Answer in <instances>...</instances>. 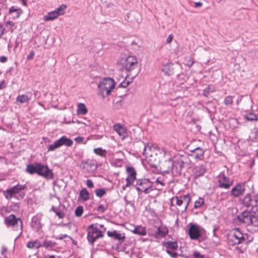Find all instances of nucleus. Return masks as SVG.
<instances>
[{
    "label": "nucleus",
    "mask_w": 258,
    "mask_h": 258,
    "mask_svg": "<svg viewBox=\"0 0 258 258\" xmlns=\"http://www.w3.org/2000/svg\"><path fill=\"white\" fill-rule=\"evenodd\" d=\"M26 171L31 175L37 173L46 179H52L54 178L53 173L48 166L39 162L28 165Z\"/></svg>",
    "instance_id": "obj_1"
},
{
    "label": "nucleus",
    "mask_w": 258,
    "mask_h": 258,
    "mask_svg": "<svg viewBox=\"0 0 258 258\" xmlns=\"http://www.w3.org/2000/svg\"><path fill=\"white\" fill-rule=\"evenodd\" d=\"M239 201L243 207L250 208L251 211L258 210V194L254 192L253 187L251 192L246 194Z\"/></svg>",
    "instance_id": "obj_2"
},
{
    "label": "nucleus",
    "mask_w": 258,
    "mask_h": 258,
    "mask_svg": "<svg viewBox=\"0 0 258 258\" xmlns=\"http://www.w3.org/2000/svg\"><path fill=\"white\" fill-rule=\"evenodd\" d=\"M26 187L25 185L18 184L4 191V195L7 200H10L12 198H15L18 200L23 199L25 196V194L22 191Z\"/></svg>",
    "instance_id": "obj_3"
},
{
    "label": "nucleus",
    "mask_w": 258,
    "mask_h": 258,
    "mask_svg": "<svg viewBox=\"0 0 258 258\" xmlns=\"http://www.w3.org/2000/svg\"><path fill=\"white\" fill-rule=\"evenodd\" d=\"M237 218L240 222L247 225L258 227V210L251 211V213L244 211L237 216Z\"/></svg>",
    "instance_id": "obj_4"
},
{
    "label": "nucleus",
    "mask_w": 258,
    "mask_h": 258,
    "mask_svg": "<svg viewBox=\"0 0 258 258\" xmlns=\"http://www.w3.org/2000/svg\"><path fill=\"white\" fill-rule=\"evenodd\" d=\"M115 82L110 78H106L102 80L98 85L99 94L104 98L110 94L115 87Z\"/></svg>",
    "instance_id": "obj_5"
},
{
    "label": "nucleus",
    "mask_w": 258,
    "mask_h": 258,
    "mask_svg": "<svg viewBox=\"0 0 258 258\" xmlns=\"http://www.w3.org/2000/svg\"><path fill=\"white\" fill-rule=\"evenodd\" d=\"M230 238L233 244L247 243L253 240V237L247 233H243L239 228H235L231 231Z\"/></svg>",
    "instance_id": "obj_6"
},
{
    "label": "nucleus",
    "mask_w": 258,
    "mask_h": 258,
    "mask_svg": "<svg viewBox=\"0 0 258 258\" xmlns=\"http://www.w3.org/2000/svg\"><path fill=\"white\" fill-rule=\"evenodd\" d=\"M139 193L144 192L146 194L150 193L156 187H154L153 182L148 179L141 178L137 180L136 183L134 185Z\"/></svg>",
    "instance_id": "obj_7"
},
{
    "label": "nucleus",
    "mask_w": 258,
    "mask_h": 258,
    "mask_svg": "<svg viewBox=\"0 0 258 258\" xmlns=\"http://www.w3.org/2000/svg\"><path fill=\"white\" fill-rule=\"evenodd\" d=\"M73 144V140L67 138L66 136H62L58 140L55 141L53 144L49 145L47 150L48 152L53 151L63 145L67 147H71Z\"/></svg>",
    "instance_id": "obj_8"
},
{
    "label": "nucleus",
    "mask_w": 258,
    "mask_h": 258,
    "mask_svg": "<svg viewBox=\"0 0 258 258\" xmlns=\"http://www.w3.org/2000/svg\"><path fill=\"white\" fill-rule=\"evenodd\" d=\"M5 223L8 227H12L14 230H22V222L20 218H16V216L11 214L5 219Z\"/></svg>",
    "instance_id": "obj_9"
},
{
    "label": "nucleus",
    "mask_w": 258,
    "mask_h": 258,
    "mask_svg": "<svg viewBox=\"0 0 258 258\" xmlns=\"http://www.w3.org/2000/svg\"><path fill=\"white\" fill-rule=\"evenodd\" d=\"M103 234L101 230L96 227H94L93 225H91L88 229L87 239L88 241L93 244L94 242L99 238L102 237Z\"/></svg>",
    "instance_id": "obj_10"
},
{
    "label": "nucleus",
    "mask_w": 258,
    "mask_h": 258,
    "mask_svg": "<svg viewBox=\"0 0 258 258\" xmlns=\"http://www.w3.org/2000/svg\"><path fill=\"white\" fill-rule=\"evenodd\" d=\"M67 6L62 4L54 11L49 12L44 17L45 21H52L57 18L59 16L62 15L65 13Z\"/></svg>",
    "instance_id": "obj_11"
},
{
    "label": "nucleus",
    "mask_w": 258,
    "mask_h": 258,
    "mask_svg": "<svg viewBox=\"0 0 258 258\" xmlns=\"http://www.w3.org/2000/svg\"><path fill=\"white\" fill-rule=\"evenodd\" d=\"M204 231V229L199 225L190 223L188 235L191 240H197L201 237Z\"/></svg>",
    "instance_id": "obj_12"
},
{
    "label": "nucleus",
    "mask_w": 258,
    "mask_h": 258,
    "mask_svg": "<svg viewBox=\"0 0 258 258\" xmlns=\"http://www.w3.org/2000/svg\"><path fill=\"white\" fill-rule=\"evenodd\" d=\"M138 59L135 56H127L122 62V66L127 72H131L138 67Z\"/></svg>",
    "instance_id": "obj_13"
},
{
    "label": "nucleus",
    "mask_w": 258,
    "mask_h": 258,
    "mask_svg": "<svg viewBox=\"0 0 258 258\" xmlns=\"http://www.w3.org/2000/svg\"><path fill=\"white\" fill-rule=\"evenodd\" d=\"M217 179L220 188L229 189L233 184V180L227 177L223 172L220 173Z\"/></svg>",
    "instance_id": "obj_14"
},
{
    "label": "nucleus",
    "mask_w": 258,
    "mask_h": 258,
    "mask_svg": "<svg viewBox=\"0 0 258 258\" xmlns=\"http://www.w3.org/2000/svg\"><path fill=\"white\" fill-rule=\"evenodd\" d=\"M245 189L244 183H238L231 189L230 192L233 196L238 197L244 192Z\"/></svg>",
    "instance_id": "obj_15"
},
{
    "label": "nucleus",
    "mask_w": 258,
    "mask_h": 258,
    "mask_svg": "<svg viewBox=\"0 0 258 258\" xmlns=\"http://www.w3.org/2000/svg\"><path fill=\"white\" fill-rule=\"evenodd\" d=\"M176 203L177 206H181L182 205H184V211H185L190 201L189 195L187 194L180 197H176Z\"/></svg>",
    "instance_id": "obj_16"
},
{
    "label": "nucleus",
    "mask_w": 258,
    "mask_h": 258,
    "mask_svg": "<svg viewBox=\"0 0 258 258\" xmlns=\"http://www.w3.org/2000/svg\"><path fill=\"white\" fill-rule=\"evenodd\" d=\"M191 153L189 156L196 160H202L204 157L205 151L203 149L200 147H197L194 150H189Z\"/></svg>",
    "instance_id": "obj_17"
},
{
    "label": "nucleus",
    "mask_w": 258,
    "mask_h": 258,
    "mask_svg": "<svg viewBox=\"0 0 258 258\" xmlns=\"http://www.w3.org/2000/svg\"><path fill=\"white\" fill-rule=\"evenodd\" d=\"M113 129L117 133L120 138L123 140L127 136L126 128L120 124H115L113 126Z\"/></svg>",
    "instance_id": "obj_18"
},
{
    "label": "nucleus",
    "mask_w": 258,
    "mask_h": 258,
    "mask_svg": "<svg viewBox=\"0 0 258 258\" xmlns=\"http://www.w3.org/2000/svg\"><path fill=\"white\" fill-rule=\"evenodd\" d=\"M107 235L109 237L114 240H118L120 242L123 241L125 239V234L123 233H120V231L114 230L112 231H107Z\"/></svg>",
    "instance_id": "obj_19"
},
{
    "label": "nucleus",
    "mask_w": 258,
    "mask_h": 258,
    "mask_svg": "<svg viewBox=\"0 0 258 258\" xmlns=\"http://www.w3.org/2000/svg\"><path fill=\"white\" fill-rule=\"evenodd\" d=\"M206 171V168L204 164L196 166L192 169L194 175L196 178L203 176Z\"/></svg>",
    "instance_id": "obj_20"
},
{
    "label": "nucleus",
    "mask_w": 258,
    "mask_h": 258,
    "mask_svg": "<svg viewBox=\"0 0 258 258\" xmlns=\"http://www.w3.org/2000/svg\"><path fill=\"white\" fill-rule=\"evenodd\" d=\"M40 216L36 215L34 216L31 220L30 226L32 229L35 231H38L41 228Z\"/></svg>",
    "instance_id": "obj_21"
},
{
    "label": "nucleus",
    "mask_w": 258,
    "mask_h": 258,
    "mask_svg": "<svg viewBox=\"0 0 258 258\" xmlns=\"http://www.w3.org/2000/svg\"><path fill=\"white\" fill-rule=\"evenodd\" d=\"M83 168L91 172L96 170L97 166L95 161L88 160L83 163Z\"/></svg>",
    "instance_id": "obj_22"
},
{
    "label": "nucleus",
    "mask_w": 258,
    "mask_h": 258,
    "mask_svg": "<svg viewBox=\"0 0 258 258\" xmlns=\"http://www.w3.org/2000/svg\"><path fill=\"white\" fill-rule=\"evenodd\" d=\"M22 11L21 8L12 6L9 9V13L12 15L14 19L18 18L21 14Z\"/></svg>",
    "instance_id": "obj_23"
},
{
    "label": "nucleus",
    "mask_w": 258,
    "mask_h": 258,
    "mask_svg": "<svg viewBox=\"0 0 258 258\" xmlns=\"http://www.w3.org/2000/svg\"><path fill=\"white\" fill-rule=\"evenodd\" d=\"M31 96L30 93L26 94L19 95L16 98V101L21 104L28 103L31 99Z\"/></svg>",
    "instance_id": "obj_24"
},
{
    "label": "nucleus",
    "mask_w": 258,
    "mask_h": 258,
    "mask_svg": "<svg viewBox=\"0 0 258 258\" xmlns=\"http://www.w3.org/2000/svg\"><path fill=\"white\" fill-rule=\"evenodd\" d=\"M163 166L166 168L164 170V172L166 173H169L174 169L173 160L171 158H169L168 160L165 161Z\"/></svg>",
    "instance_id": "obj_25"
},
{
    "label": "nucleus",
    "mask_w": 258,
    "mask_h": 258,
    "mask_svg": "<svg viewBox=\"0 0 258 258\" xmlns=\"http://www.w3.org/2000/svg\"><path fill=\"white\" fill-rule=\"evenodd\" d=\"M168 230L166 227L160 228L158 227L157 228V231L155 232V237L156 238H160V237H164L168 233Z\"/></svg>",
    "instance_id": "obj_26"
},
{
    "label": "nucleus",
    "mask_w": 258,
    "mask_h": 258,
    "mask_svg": "<svg viewBox=\"0 0 258 258\" xmlns=\"http://www.w3.org/2000/svg\"><path fill=\"white\" fill-rule=\"evenodd\" d=\"M126 170L128 174L126 179L134 182L136 178V172L135 169L132 167H128Z\"/></svg>",
    "instance_id": "obj_27"
},
{
    "label": "nucleus",
    "mask_w": 258,
    "mask_h": 258,
    "mask_svg": "<svg viewBox=\"0 0 258 258\" xmlns=\"http://www.w3.org/2000/svg\"><path fill=\"white\" fill-rule=\"evenodd\" d=\"M41 246V244L40 241L37 239L28 241L27 243V247L29 249H38Z\"/></svg>",
    "instance_id": "obj_28"
},
{
    "label": "nucleus",
    "mask_w": 258,
    "mask_h": 258,
    "mask_svg": "<svg viewBox=\"0 0 258 258\" xmlns=\"http://www.w3.org/2000/svg\"><path fill=\"white\" fill-rule=\"evenodd\" d=\"M88 109L84 103H79L77 105V113L79 115H85L88 112Z\"/></svg>",
    "instance_id": "obj_29"
},
{
    "label": "nucleus",
    "mask_w": 258,
    "mask_h": 258,
    "mask_svg": "<svg viewBox=\"0 0 258 258\" xmlns=\"http://www.w3.org/2000/svg\"><path fill=\"white\" fill-rule=\"evenodd\" d=\"M90 198V195L86 188H84L80 192L79 199L85 202Z\"/></svg>",
    "instance_id": "obj_30"
},
{
    "label": "nucleus",
    "mask_w": 258,
    "mask_h": 258,
    "mask_svg": "<svg viewBox=\"0 0 258 258\" xmlns=\"http://www.w3.org/2000/svg\"><path fill=\"white\" fill-rule=\"evenodd\" d=\"M132 232L135 234L141 236H144L146 234L145 227L141 226H138L135 227L134 229L132 231Z\"/></svg>",
    "instance_id": "obj_31"
},
{
    "label": "nucleus",
    "mask_w": 258,
    "mask_h": 258,
    "mask_svg": "<svg viewBox=\"0 0 258 258\" xmlns=\"http://www.w3.org/2000/svg\"><path fill=\"white\" fill-rule=\"evenodd\" d=\"M167 249L175 250L178 248V244L176 241H167L164 243Z\"/></svg>",
    "instance_id": "obj_32"
},
{
    "label": "nucleus",
    "mask_w": 258,
    "mask_h": 258,
    "mask_svg": "<svg viewBox=\"0 0 258 258\" xmlns=\"http://www.w3.org/2000/svg\"><path fill=\"white\" fill-rule=\"evenodd\" d=\"M174 162V168L176 169V171H181L183 167L184 161L181 158H179L177 160L173 161Z\"/></svg>",
    "instance_id": "obj_33"
},
{
    "label": "nucleus",
    "mask_w": 258,
    "mask_h": 258,
    "mask_svg": "<svg viewBox=\"0 0 258 258\" xmlns=\"http://www.w3.org/2000/svg\"><path fill=\"white\" fill-rule=\"evenodd\" d=\"M162 71L166 75L170 76L173 74L172 69L170 64H166L162 68Z\"/></svg>",
    "instance_id": "obj_34"
},
{
    "label": "nucleus",
    "mask_w": 258,
    "mask_h": 258,
    "mask_svg": "<svg viewBox=\"0 0 258 258\" xmlns=\"http://www.w3.org/2000/svg\"><path fill=\"white\" fill-rule=\"evenodd\" d=\"M94 152L101 157H104L106 155V151L102 149L101 148H95L94 149Z\"/></svg>",
    "instance_id": "obj_35"
},
{
    "label": "nucleus",
    "mask_w": 258,
    "mask_h": 258,
    "mask_svg": "<svg viewBox=\"0 0 258 258\" xmlns=\"http://www.w3.org/2000/svg\"><path fill=\"white\" fill-rule=\"evenodd\" d=\"M229 125L232 128H235L238 127L239 122L235 118H232L229 119Z\"/></svg>",
    "instance_id": "obj_36"
},
{
    "label": "nucleus",
    "mask_w": 258,
    "mask_h": 258,
    "mask_svg": "<svg viewBox=\"0 0 258 258\" xmlns=\"http://www.w3.org/2000/svg\"><path fill=\"white\" fill-rule=\"evenodd\" d=\"M95 193L97 197L102 198L106 193V190L104 188H98L95 190Z\"/></svg>",
    "instance_id": "obj_37"
},
{
    "label": "nucleus",
    "mask_w": 258,
    "mask_h": 258,
    "mask_svg": "<svg viewBox=\"0 0 258 258\" xmlns=\"http://www.w3.org/2000/svg\"><path fill=\"white\" fill-rule=\"evenodd\" d=\"M55 245V243L51 240H45L43 244V246L47 248H52Z\"/></svg>",
    "instance_id": "obj_38"
},
{
    "label": "nucleus",
    "mask_w": 258,
    "mask_h": 258,
    "mask_svg": "<svg viewBox=\"0 0 258 258\" xmlns=\"http://www.w3.org/2000/svg\"><path fill=\"white\" fill-rule=\"evenodd\" d=\"M245 118L249 121L256 120L257 119L256 115L252 112L247 113L245 115Z\"/></svg>",
    "instance_id": "obj_39"
},
{
    "label": "nucleus",
    "mask_w": 258,
    "mask_h": 258,
    "mask_svg": "<svg viewBox=\"0 0 258 258\" xmlns=\"http://www.w3.org/2000/svg\"><path fill=\"white\" fill-rule=\"evenodd\" d=\"M233 97L232 96H226L224 100V103L225 105H231L233 104Z\"/></svg>",
    "instance_id": "obj_40"
},
{
    "label": "nucleus",
    "mask_w": 258,
    "mask_h": 258,
    "mask_svg": "<svg viewBox=\"0 0 258 258\" xmlns=\"http://www.w3.org/2000/svg\"><path fill=\"white\" fill-rule=\"evenodd\" d=\"M204 199L202 198H199L198 200L195 202L194 207L196 209L200 208L204 204Z\"/></svg>",
    "instance_id": "obj_41"
},
{
    "label": "nucleus",
    "mask_w": 258,
    "mask_h": 258,
    "mask_svg": "<svg viewBox=\"0 0 258 258\" xmlns=\"http://www.w3.org/2000/svg\"><path fill=\"white\" fill-rule=\"evenodd\" d=\"M213 92H214V89L209 86L204 89L203 94L204 96L208 97L210 93Z\"/></svg>",
    "instance_id": "obj_42"
},
{
    "label": "nucleus",
    "mask_w": 258,
    "mask_h": 258,
    "mask_svg": "<svg viewBox=\"0 0 258 258\" xmlns=\"http://www.w3.org/2000/svg\"><path fill=\"white\" fill-rule=\"evenodd\" d=\"M83 210H84L82 206H78L75 210V215L78 217H81L82 215Z\"/></svg>",
    "instance_id": "obj_43"
},
{
    "label": "nucleus",
    "mask_w": 258,
    "mask_h": 258,
    "mask_svg": "<svg viewBox=\"0 0 258 258\" xmlns=\"http://www.w3.org/2000/svg\"><path fill=\"white\" fill-rule=\"evenodd\" d=\"M155 182L157 185H160L161 186L164 185V180L163 178L161 177L157 178Z\"/></svg>",
    "instance_id": "obj_44"
},
{
    "label": "nucleus",
    "mask_w": 258,
    "mask_h": 258,
    "mask_svg": "<svg viewBox=\"0 0 258 258\" xmlns=\"http://www.w3.org/2000/svg\"><path fill=\"white\" fill-rule=\"evenodd\" d=\"M166 252L168 253L170 256L172 258H176L177 256V253L175 251V250H169L166 249Z\"/></svg>",
    "instance_id": "obj_45"
},
{
    "label": "nucleus",
    "mask_w": 258,
    "mask_h": 258,
    "mask_svg": "<svg viewBox=\"0 0 258 258\" xmlns=\"http://www.w3.org/2000/svg\"><path fill=\"white\" fill-rule=\"evenodd\" d=\"M192 256L194 258H204V255L198 251H194Z\"/></svg>",
    "instance_id": "obj_46"
},
{
    "label": "nucleus",
    "mask_w": 258,
    "mask_h": 258,
    "mask_svg": "<svg viewBox=\"0 0 258 258\" xmlns=\"http://www.w3.org/2000/svg\"><path fill=\"white\" fill-rule=\"evenodd\" d=\"M106 209V207H105L103 205H100L97 207V211L99 213H103L105 211Z\"/></svg>",
    "instance_id": "obj_47"
},
{
    "label": "nucleus",
    "mask_w": 258,
    "mask_h": 258,
    "mask_svg": "<svg viewBox=\"0 0 258 258\" xmlns=\"http://www.w3.org/2000/svg\"><path fill=\"white\" fill-rule=\"evenodd\" d=\"M55 214L58 217L59 219H62L64 216L63 212L61 211L60 209H58L57 211H56Z\"/></svg>",
    "instance_id": "obj_48"
},
{
    "label": "nucleus",
    "mask_w": 258,
    "mask_h": 258,
    "mask_svg": "<svg viewBox=\"0 0 258 258\" xmlns=\"http://www.w3.org/2000/svg\"><path fill=\"white\" fill-rule=\"evenodd\" d=\"M126 184L122 187V189L123 190H125L127 187L130 186L131 185H132L134 183L133 181H131L127 179H126Z\"/></svg>",
    "instance_id": "obj_49"
},
{
    "label": "nucleus",
    "mask_w": 258,
    "mask_h": 258,
    "mask_svg": "<svg viewBox=\"0 0 258 258\" xmlns=\"http://www.w3.org/2000/svg\"><path fill=\"white\" fill-rule=\"evenodd\" d=\"M7 248L5 246L3 245L2 248L1 254L4 256L5 258H8L6 255V253L7 252Z\"/></svg>",
    "instance_id": "obj_50"
},
{
    "label": "nucleus",
    "mask_w": 258,
    "mask_h": 258,
    "mask_svg": "<svg viewBox=\"0 0 258 258\" xmlns=\"http://www.w3.org/2000/svg\"><path fill=\"white\" fill-rule=\"evenodd\" d=\"M67 237H68V238H70L71 239H72V238L70 236H68L67 234H60L58 236V237H56L55 238L56 239L62 240L63 238H67Z\"/></svg>",
    "instance_id": "obj_51"
},
{
    "label": "nucleus",
    "mask_w": 258,
    "mask_h": 258,
    "mask_svg": "<svg viewBox=\"0 0 258 258\" xmlns=\"http://www.w3.org/2000/svg\"><path fill=\"white\" fill-rule=\"evenodd\" d=\"M14 23L12 21H8L6 23L7 27L9 29H10L11 31H12V29L14 26Z\"/></svg>",
    "instance_id": "obj_52"
},
{
    "label": "nucleus",
    "mask_w": 258,
    "mask_h": 258,
    "mask_svg": "<svg viewBox=\"0 0 258 258\" xmlns=\"http://www.w3.org/2000/svg\"><path fill=\"white\" fill-rule=\"evenodd\" d=\"M130 84V82L124 80L120 84V86L122 88H126Z\"/></svg>",
    "instance_id": "obj_53"
},
{
    "label": "nucleus",
    "mask_w": 258,
    "mask_h": 258,
    "mask_svg": "<svg viewBox=\"0 0 258 258\" xmlns=\"http://www.w3.org/2000/svg\"><path fill=\"white\" fill-rule=\"evenodd\" d=\"M86 185L89 188H93L94 187V183L92 180L87 179L86 181Z\"/></svg>",
    "instance_id": "obj_54"
},
{
    "label": "nucleus",
    "mask_w": 258,
    "mask_h": 258,
    "mask_svg": "<svg viewBox=\"0 0 258 258\" xmlns=\"http://www.w3.org/2000/svg\"><path fill=\"white\" fill-rule=\"evenodd\" d=\"M11 207L13 208V210H16L19 208L20 204L16 203H12Z\"/></svg>",
    "instance_id": "obj_55"
},
{
    "label": "nucleus",
    "mask_w": 258,
    "mask_h": 258,
    "mask_svg": "<svg viewBox=\"0 0 258 258\" xmlns=\"http://www.w3.org/2000/svg\"><path fill=\"white\" fill-rule=\"evenodd\" d=\"M203 6L202 2H195L194 7L195 8H201Z\"/></svg>",
    "instance_id": "obj_56"
},
{
    "label": "nucleus",
    "mask_w": 258,
    "mask_h": 258,
    "mask_svg": "<svg viewBox=\"0 0 258 258\" xmlns=\"http://www.w3.org/2000/svg\"><path fill=\"white\" fill-rule=\"evenodd\" d=\"M173 39V35L172 34H170L167 38L166 42L167 43H170L171 42Z\"/></svg>",
    "instance_id": "obj_57"
},
{
    "label": "nucleus",
    "mask_w": 258,
    "mask_h": 258,
    "mask_svg": "<svg viewBox=\"0 0 258 258\" xmlns=\"http://www.w3.org/2000/svg\"><path fill=\"white\" fill-rule=\"evenodd\" d=\"M5 29L3 26L0 24V38H2V35L4 34Z\"/></svg>",
    "instance_id": "obj_58"
},
{
    "label": "nucleus",
    "mask_w": 258,
    "mask_h": 258,
    "mask_svg": "<svg viewBox=\"0 0 258 258\" xmlns=\"http://www.w3.org/2000/svg\"><path fill=\"white\" fill-rule=\"evenodd\" d=\"M34 55V52L32 51L30 52L29 54L27 56V59L30 60L33 58Z\"/></svg>",
    "instance_id": "obj_59"
},
{
    "label": "nucleus",
    "mask_w": 258,
    "mask_h": 258,
    "mask_svg": "<svg viewBox=\"0 0 258 258\" xmlns=\"http://www.w3.org/2000/svg\"><path fill=\"white\" fill-rule=\"evenodd\" d=\"M6 87L5 86V81L4 80H3L0 83V90L3 89Z\"/></svg>",
    "instance_id": "obj_60"
},
{
    "label": "nucleus",
    "mask_w": 258,
    "mask_h": 258,
    "mask_svg": "<svg viewBox=\"0 0 258 258\" xmlns=\"http://www.w3.org/2000/svg\"><path fill=\"white\" fill-rule=\"evenodd\" d=\"M75 141L78 143H81L83 141V138L82 137H77L75 139Z\"/></svg>",
    "instance_id": "obj_61"
},
{
    "label": "nucleus",
    "mask_w": 258,
    "mask_h": 258,
    "mask_svg": "<svg viewBox=\"0 0 258 258\" xmlns=\"http://www.w3.org/2000/svg\"><path fill=\"white\" fill-rule=\"evenodd\" d=\"M7 60V58L6 56H2L0 57V61L2 62H5Z\"/></svg>",
    "instance_id": "obj_62"
},
{
    "label": "nucleus",
    "mask_w": 258,
    "mask_h": 258,
    "mask_svg": "<svg viewBox=\"0 0 258 258\" xmlns=\"http://www.w3.org/2000/svg\"><path fill=\"white\" fill-rule=\"evenodd\" d=\"M58 210L57 208H55L54 206H52L50 211L54 212L55 213H56V211Z\"/></svg>",
    "instance_id": "obj_63"
},
{
    "label": "nucleus",
    "mask_w": 258,
    "mask_h": 258,
    "mask_svg": "<svg viewBox=\"0 0 258 258\" xmlns=\"http://www.w3.org/2000/svg\"><path fill=\"white\" fill-rule=\"evenodd\" d=\"M22 1V4L23 6H26L27 5V0H21Z\"/></svg>",
    "instance_id": "obj_64"
}]
</instances>
